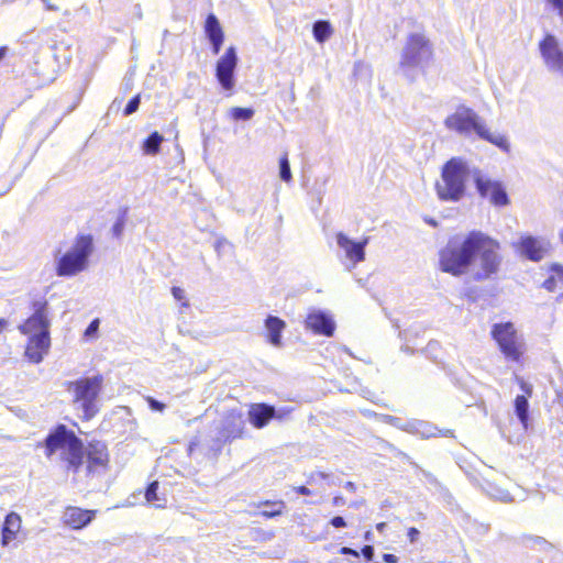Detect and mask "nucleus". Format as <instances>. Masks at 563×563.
<instances>
[{
  "label": "nucleus",
  "instance_id": "obj_3",
  "mask_svg": "<svg viewBox=\"0 0 563 563\" xmlns=\"http://www.w3.org/2000/svg\"><path fill=\"white\" fill-rule=\"evenodd\" d=\"M444 125L461 136L470 137L472 133H475L481 140L489 142L503 152L509 153L510 151L508 139L503 134L490 132L485 120L464 104L457 106L455 111L445 118Z\"/></svg>",
  "mask_w": 563,
  "mask_h": 563
},
{
  "label": "nucleus",
  "instance_id": "obj_43",
  "mask_svg": "<svg viewBox=\"0 0 563 563\" xmlns=\"http://www.w3.org/2000/svg\"><path fill=\"white\" fill-rule=\"evenodd\" d=\"M362 554L366 561H372L374 558V548L372 545H365L362 549Z\"/></svg>",
  "mask_w": 563,
  "mask_h": 563
},
{
  "label": "nucleus",
  "instance_id": "obj_19",
  "mask_svg": "<svg viewBox=\"0 0 563 563\" xmlns=\"http://www.w3.org/2000/svg\"><path fill=\"white\" fill-rule=\"evenodd\" d=\"M275 415V408L267 404H255L249 411L250 422L257 429L264 428Z\"/></svg>",
  "mask_w": 563,
  "mask_h": 563
},
{
  "label": "nucleus",
  "instance_id": "obj_44",
  "mask_svg": "<svg viewBox=\"0 0 563 563\" xmlns=\"http://www.w3.org/2000/svg\"><path fill=\"white\" fill-rule=\"evenodd\" d=\"M407 536H408L410 542L413 543L418 540L420 532L417 528L411 527V528H409Z\"/></svg>",
  "mask_w": 563,
  "mask_h": 563
},
{
  "label": "nucleus",
  "instance_id": "obj_18",
  "mask_svg": "<svg viewBox=\"0 0 563 563\" xmlns=\"http://www.w3.org/2000/svg\"><path fill=\"white\" fill-rule=\"evenodd\" d=\"M205 34L211 44L212 53L218 55L224 41V33L218 18L213 13H209L206 19Z\"/></svg>",
  "mask_w": 563,
  "mask_h": 563
},
{
  "label": "nucleus",
  "instance_id": "obj_25",
  "mask_svg": "<svg viewBox=\"0 0 563 563\" xmlns=\"http://www.w3.org/2000/svg\"><path fill=\"white\" fill-rule=\"evenodd\" d=\"M515 413L525 429L529 421V401L526 395H518L515 399Z\"/></svg>",
  "mask_w": 563,
  "mask_h": 563
},
{
  "label": "nucleus",
  "instance_id": "obj_45",
  "mask_svg": "<svg viewBox=\"0 0 563 563\" xmlns=\"http://www.w3.org/2000/svg\"><path fill=\"white\" fill-rule=\"evenodd\" d=\"M339 552L343 555H352L354 558L360 556V553L356 550L349 547H342Z\"/></svg>",
  "mask_w": 563,
  "mask_h": 563
},
{
  "label": "nucleus",
  "instance_id": "obj_15",
  "mask_svg": "<svg viewBox=\"0 0 563 563\" xmlns=\"http://www.w3.org/2000/svg\"><path fill=\"white\" fill-rule=\"evenodd\" d=\"M515 245L522 256L534 262L540 261L547 251L544 241L531 235L521 236Z\"/></svg>",
  "mask_w": 563,
  "mask_h": 563
},
{
  "label": "nucleus",
  "instance_id": "obj_64",
  "mask_svg": "<svg viewBox=\"0 0 563 563\" xmlns=\"http://www.w3.org/2000/svg\"><path fill=\"white\" fill-rule=\"evenodd\" d=\"M48 81H49V79H48V78H46V79H44V80H43V82H42V84L44 85V84H46V82H48Z\"/></svg>",
  "mask_w": 563,
  "mask_h": 563
},
{
  "label": "nucleus",
  "instance_id": "obj_58",
  "mask_svg": "<svg viewBox=\"0 0 563 563\" xmlns=\"http://www.w3.org/2000/svg\"><path fill=\"white\" fill-rule=\"evenodd\" d=\"M5 324H7V321L3 319H0V332L3 330Z\"/></svg>",
  "mask_w": 563,
  "mask_h": 563
},
{
  "label": "nucleus",
  "instance_id": "obj_12",
  "mask_svg": "<svg viewBox=\"0 0 563 563\" xmlns=\"http://www.w3.org/2000/svg\"><path fill=\"white\" fill-rule=\"evenodd\" d=\"M335 241L340 251L339 255L342 253L347 262L345 264L347 271H352L358 263L365 260V247L368 244L369 238L354 241L343 232H338Z\"/></svg>",
  "mask_w": 563,
  "mask_h": 563
},
{
  "label": "nucleus",
  "instance_id": "obj_46",
  "mask_svg": "<svg viewBox=\"0 0 563 563\" xmlns=\"http://www.w3.org/2000/svg\"><path fill=\"white\" fill-rule=\"evenodd\" d=\"M199 444H200V441H199V439H198L197 437H196V438H194V439L189 442V444H188V453H189V455L194 454V452H195V451H196V449L199 446Z\"/></svg>",
  "mask_w": 563,
  "mask_h": 563
},
{
  "label": "nucleus",
  "instance_id": "obj_11",
  "mask_svg": "<svg viewBox=\"0 0 563 563\" xmlns=\"http://www.w3.org/2000/svg\"><path fill=\"white\" fill-rule=\"evenodd\" d=\"M539 52L547 69L563 78V49L559 40L553 34H545L539 42Z\"/></svg>",
  "mask_w": 563,
  "mask_h": 563
},
{
  "label": "nucleus",
  "instance_id": "obj_51",
  "mask_svg": "<svg viewBox=\"0 0 563 563\" xmlns=\"http://www.w3.org/2000/svg\"><path fill=\"white\" fill-rule=\"evenodd\" d=\"M533 542L536 545H539V547L548 545V542L541 537L533 538Z\"/></svg>",
  "mask_w": 563,
  "mask_h": 563
},
{
  "label": "nucleus",
  "instance_id": "obj_54",
  "mask_svg": "<svg viewBox=\"0 0 563 563\" xmlns=\"http://www.w3.org/2000/svg\"><path fill=\"white\" fill-rule=\"evenodd\" d=\"M372 539H373V533L371 531H366L364 534V540L372 541Z\"/></svg>",
  "mask_w": 563,
  "mask_h": 563
},
{
  "label": "nucleus",
  "instance_id": "obj_14",
  "mask_svg": "<svg viewBox=\"0 0 563 563\" xmlns=\"http://www.w3.org/2000/svg\"><path fill=\"white\" fill-rule=\"evenodd\" d=\"M96 510L68 506L63 512V522L71 529L78 530L87 527L96 517Z\"/></svg>",
  "mask_w": 563,
  "mask_h": 563
},
{
  "label": "nucleus",
  "instance_id": "obj_23",
  "mask_svg": "<svg viewBox=\"0 0 563 563\" xmlns=\"http://www.w3.org/2000/svg\"><path fill=\"white\" fill-rule=\"evenodd\" d=\"M227 442H230V440L227 439L225 434H223L217 424H214L210 429L209 437L206 442V454L211 457H217Z\"/></svg>",
  "mask_w": 563,
  "mask_h": 563
},
{
  "label": "nucleus",
  "instance_id": "obj_24",
  "mask_svg": "<svg viewBox=\"0 0 563 563\" xmlns=\"http://www.w3.org/2000/svg\"><path fill=\"white\" fill-rule=\"evenodd\" d=\"M437 427L432 423L418 419H410L409 433L420 435L421 438H431L437 434Z\"/></svg>",
  "mask_w": 563,
  "mask_h": 563
},
{
  "label": "nucleus",
  "instance_id": "obj_13",
  "mask_svg": "<svg viewBox=\"0 0 563 563\" xmlns=\"http://www.w3.org/2000/svg\"><path fill=\"white\" fill-rule=\"evenodd\" d=\"M473 179L478 194L482 197H489L493 205L504 207L509 203L508 195L500 181L487 178L481 170H474Z\"/></svg>",
  "mask_w": 563,
  "mask_h": 563
},
{
  "label": "nucleus",
  "instance_id": "obj_53",
  "mask_svg": "<svg viewBox=\"0 0 563 563\" xmlns=\"http://www.w3.org/2000/svg\"><path fill=\"white\" fill-rule=\"evenodd\" d=\"M387 527V523L386 522H379L376 525V529L377 531L379 532H383L385 530V528Z\"/></svg>",
  "mask_w": 563,
  "mask_h": 563
},
{
  "label": "nucleus",
  "instance_id": "obj_42",
  "mask_svg": "<svg viewBox=\"0 0 563 563\" xmlns=\"http://www.w3.org/2000/svg\"><path fill=\"white\" fill-rule=\"evenodd\" d=\"M172 294H173V297L178 301H181L185 299V290L180 287L174 286L172 288Z\"/></svg>",
  "mask_w": 563,
  "mask_h": 563
},
{
  "label": "nucleus",
  "instance_id": "obj_36",
  "mask_svg": "<svg viewBox=\"0 0 563 563\" xmlns=\"http://www.w3.org/2000/svg\"><path fill=\"white\" fill-rule=\"evenodd\" d=\"M492 496L495 499H498V500L504 501V503L512 501V498H511L510 494L507 490L498 489L496 492V494H492Z\"/></svg>",
  "mask_w": 563,
  "mask_h": 563
},
{
  "label": "nucleus",
  "instance_id": "obj_56",
  "mask_svg": "<svg viewBox=\"0 0 563 563\" xmlns=\"http://www.w3.org/2000/svg\"><path fill=\"white\" fill-rule=\"evenodd\" d=\"M10 190V186H4L2 189H0V196L7 194Z\"/></svg>",
  "mask_w": 563,
  "mask_h": 563
},
{
  "label": "nucleus",
  "instance_id": "obj_4",
  "mask_svg": "<svg viewBox=\"0 0 563 563\" xmlns=\"http://www.w3.org/2000/svg\"><path fill=\"white\" fill-rule=\"evenodd\" d=\"M433 57V45L423 32H411L407 35L400 52L398 71L413 81Z\"/></svg>",
  "mask_w": 563,
  "mask_h": 563
},
{
  "label": "nucleus",
  "instance_id": "obj_32",
  "mask_svg": "<svg viewBox=\"0 0 563 563\" xmlns=\"http://www.w3.org/2000/svg\"><path fill=\"white\" fill-rule=\"evenodd\" d=\"M140 103H141V96L140 95H136L134 96L129 102L128 104L125 106L124 110H123V114L125 117H129L131 114H133L134 112L137 111L139 107H140Z\"/></svg>",
  "mask_w": 563,
  "mask_h": 563
},
{
  "label": "nucleus",
  "instance_id": "obj_1",
  "mask_svg": "<svg viewBox=\"0 0 563 563\" xmlns=\"http://www.w3.org/2000/svg\"><path fill=\"white\" fill-rule=\"evenodd\" d=\"M500 244L486 233L473 230L464 238L453 236L439 252V265L442 272L453 276L465 274L478 257L479 268L474 273L475 280H485L499 271Z\"/></svg>",
  "mask_w": 563,
  "mask_h": 563
},
{
  "label": "nucleus",
  "instance_id": "obj_9",
  "mask_svg": "<svg viewBox=\"0 0 563 563\" xmlns=\"http://www.w3.org/2000/svg\"><path fill=\"white\" fill-rule=\"evenodd\" d=\"M492 335L506 358L519 361L522 351L517 331L511 322L496 323L493 325Z\"/></svg>",
  "mask_w": 563,
  "mask_h": 563
},
{
  "label": "nucleus",
  "instance_id": "obj_27",
  "mask_svg": "<svg viewBox=\"0 0 563 563\" xmlns=\"http://www.w3.org/2000/svg\"><path fill=\"white\" fill-rule=\"evenodd\" d=\"M164 137L157 131L152 132L143 142L142 150L146 155H155L159 152Z\"/></svg>",
  "mask_w": 563,
  "mask_h": 563
},
{
  "label": "nucleus",
  "instance_id": "obj_61",
  "mask_svg": "<svg viewBox=\"0 0 563 563\" xmlns=\"http://www.w3.org/2000/svg\"><path fill=\"white\" fill-rule=\"evenodd\" d=\"M402 350H405L406 352H411V350L409 349V346H405V347H402Z\"/></svg>",
  "mask_w": 563,
  "mask_h": 563
},
{
  "label": "nucleus",
  "instance_id": "obj_59",
  "mask_svg": "<svg viewBox=\"0 0 563 563\" xmlns=\"http://www.w3.org/2000/svg\"><path fill=\"white\" fill-rule=\"evenodd\" d=\"M427 222L433 227L437 225V222L433 219L427 220Z\"/></svg>",
  "mask_w": 563,
  "mask_h": 563
},
{
  "label": "nucleus",
  "instance_id": "obj_10",
  "mask_svg": "<svg viewBox=\"0 0 563 563\" xmlns=\"http://www.w3.org/2000/svg\"><path fill=\"white\" fill-rule=\"evenodd\" d=\"M238 62L236 49L234 46H230L216 64V78L221 88L225 91L232 92L235 87Z\"/></svg>",
  "mask_w": 563,
  "mask_h": 563
},
{
  "label": "nucleus",
  "instance_id": "obj_41",
  "mask_svg": "<svg viewBox=\"0 0 563 563\" xmlns=\"http://www.w3.org/2000/svg\"><path fill=\"white\" fill-rule=\"evenodd\" d=\"M330 523L334 527V528H344L346 526V521L343 517L341 516H335L333 517L331 520H330Z\"/></svg>",
  "mask_w": 563,
  "mask_h": 563
},
{
  "label": "nucleus",
  "instance_id": "obj_7",
  "mask_svg": "<svg viewBox=\"0 0 563 563\" xmlns=\"http://www.w3.org/2000/svg\"><path fill=\"white\" fill-rule=\"evenodd\" d=\"M103 386V376L79 378L67 383V390L74 396V405L81 410L86 420L92 419L99 411L98 399Z\"/></svg>",
  "mask_w": 563,
  "mask_h": 563
},
{
  "label": "nucleus",
  "instance_id": "obj_17",
  "mask_svg": "<svg viewBox=\"0 0 563 563\" xmlns=\"http://www.w3.org/2000/svg\"><path fill=\"white\" fill-rule=\"evenodd\" d=\"M306 328L317 334L331 336L334 332L335 324L329 314L321 310H316L307 316Z\"/></svg>",
  "mask_w": 563,
  "mask_h": 563
},
{
  "label": "nucleus",
  "instance_id": "obj_30",
  "mask_svg": "<svg viewBox=\"0 0 563 563\" xmlns=\"http://www.w3.org/2000/svg\"><path fill=\"white\" fill-rule=\"evenodd\" d=\"M279 177L285 183H289L292 179V174L290 170V164L287 154H284L279 158Z\"/></svg>",
  "mask_w": 563,
  "mask_h": 563
},
{
  "label": "nucleus",
  "instance_id": "obj_62",
  "mask_svg": "<svg viewBox=\"0 0 563 563\" xmlns=\"http://www.w3.org/2000/svg\"><path fill=\"white\" fill-rule=\"evenodd\" d=\"M560 238H561V241L563 243V230L560 232Z\"/></svg>",
  "mask_w": 563,
  "mask_h": 563
},
{
  "label": "nucleus",
  "instance_id": "obj_33",
  "mask_svg": "<svg viewBox=\"0 0 563 563\" xmlns=\"http://www.w3.org/2000/svg\"><path fill=\"white\" fill-rule=\"evenodd\" d=\"M125 227L124 213L119 216L112 225V234L114 238H120Z\"/></svg>",
  "mask_w": 563,
  "mask_h": 563
},
{
  "label": "nucleus",
  "instance_id": "obj_20",
  "mask_svg": "<svg viewBox=\"0 0 563 563\" xmlns=\"http://www.w3.org/2000/svg\"><path fill=\"white\" fill-rule=\"evenodd\" d=\"M21 517L16 512H10L5 516L1 529V544L8 547L15 538L21 529Z\"/></svg>",
  "mask_w": 563,
  "mask_h": 563
},
{
  "label": "nucleus",
  "instance_id": "obj_38",
  "mask_svg": "<svg viewBox=\"0 0 563 563\" xmlns=\"http://www.w3.org/2000/svg\"><path fill=\"white\" fill-rule=\"evenodd\" d=\"M517 382L521 388V390L526 394L527 397L531 396L532 394V386L527 383L523 378L517 377Z\"/></svg>",
  "mask_w": 563,
  "mask_h": 563
},
{
  "label": "nucleus",
  "instance_id": "obj_52",
  "mask_svg": "<svg viewBox=\"0 0 563 563\" xmlns=\"http://www.w3.org/2000/svg\"><path fill=\"white\" fill-rule=\"evenodd\" d=\"M344 488H345L346 490H349V492H352V493H353V492H355V489H356V485H355L353 482H346V483L344 484Z\"/></svg>",
  "mask_w": 563,
  "mask_h": 563
},
{
  "label": "nucleus",
  "instance_id": "obj_63",
  "mask_svg": "<svg viewBox=\"0 0 563 563\" xmlns=\"http://www.w3.org/2000/svg\"><path fill=\"white\" fill-rule=\"evenodd\" d=\"M48 9H51V10H56V8H55V7H53V4H49V5H48Z\"/></svg>",
  "mask_w": 563,
  "mask_h": 563
},
{
  "label": "nucleus",
  "instance_id": "obj_48",
  "mask_svg": "<svg viewBox=\"0 0 563 563\" xmlns=\"http://www.w3.org/2000/svg\"><path fill=\"white\" fill-rule=\"evenodd\" d=\"M383 560L386 563H398V561H399L398 556H396L395 554H391V553H385L383 555Z\"/></svg>",
  "mask_w": 563,
  "mask_h": 563
},
{
  "label": "nucleus",
  "instance_id": "obj_16",
  "mask_svg": "<svg viewBox=\"0 0 563 563\" xmlns=\"http://www.w3.org/2000/svg\"><path fill=\"white\" fill-rule=\"evenodd\" d=\"M86 454L88 474L96 473L99 468L106 467L109 455L104 443L100 441L90 442Z\"/></svg>",
  "mask_w": 563,
  "mask_h": 563
},
{
  "label": "nucleus",
  "instance_id": "obj_34",
  "mask_svg": "<svg viewBox=\"0 0 563 563\" xmlns=\"http://www.w3.org/2000/svg\"><path fill=\"white\" fill-rule=\"evenodd\" d=\"M99 324H100V321L99 319H93L89 325L86 328L85 330V336L86 338H90V336H93L98 330H99Z\"/></svg>",
  "mask_w": 563,
  "mask_h": 563
},
{
  "label": "nucleus",
  "instance_id": "obj_35",
  "mask_svg": "<svg viewBox=\"0 0 563 563\" xmlns=\"http://www.w3.org/2000/svg\"><path fill=\"white\" fill-rule=\"evenodd\" d=\"M273 505H279V508L278 509H274V510H263L261 512V515L263 517H266V518H274L276 516L282 515L284 503L283 501H278V503H274Z\"/></svg>",
  "mask_w": 563,
  "mask_h": 563
},
{
  "label": "nucleus",
  "instance_id": "obj_50",
  "mask_svg": "<svg viewBox=\"0 0 563 563\" xmlns=\"http://www.w3.org/2000/svg\"><path fill=\"white\" fill-rule=\"evenodd\" d=\"M333 506L339 507L345 504V499L342 496H335L332 500Z\"/></svg>",
  "mask_w": 563,
  "mask_h": 563
},
{
  "label": "nucleus",
  "instance_id": "obj_28",
  "mask_svg": "<svg viewBox=\"0 0 563 563\" xmlns=\"http://www.w3.org/2000/svg\"><path fill=\"white\" fill-rule=\"evenodd\" d=\"M383 422L393 426L401 431L408 432L410 429V419L405 420L400 417L390 416V415H384L382 417Z\"/></svg>",
  "mask_w": 563,
  "mask_h": 563
},
{
  "label": "nucleus",
  "instance_id": "obj_2",
  "mask_svg": "<svg viewBox=\"0 0 563 563\" xmlns=\"http://www.w3.org/2000/svg\"><path fill=\"white\" fill-rule=\"evenodd\" d=\"M33 313L21 323L19 331L29 336L25 356L34 364L43 361L51 347L48 303L46 300H35L32 303Z\"/></svg>",
  "mask_w": 563,
  "mask_h": 563
},
{
  "label": "nucleus",
  "instance_id": "obj_60",
  "mask_svg": "<svg viewBox=\"0 0 563 563\" xmlns=\"http://www.w3.org/2000/svg\"><path fill=\"white\" fill-rule=\"evenodd\" d=\"M559 278H560V279H563V269H561V271H560V273H559Z\"/></svg>",
  "mask_w": 563,
  "mask_h": 563
},
{
  "label": "nucleus",
  "instance_id": "obj_21",
  "mask_svg": "<svg viewBox=\"0 0 563 563\" xmlns=\"http://www.w3.org/2000/svg\"><path fill=\"white\" fill-rule=\"evenodd\" d=\"M264 325L268 342L276 347L282 346V333L286 328L285 321L276 316H268L265 319Z\"/></svg>",
  "mask_w": 563,
  "mask_h": 563
},
{
  "label": "nucleus",
  "instance_id": "obj_26",
  "mask_svg": "<svg viewBox=\"0 0 563 563\" xmlns=\"http://www.w3.org/2000/svg\"><path fill=\"white\" fill-rule=\"evenodd\" d=\"M333 33L331 23L327 20H318L312 25V34L318 43H324Z\"/></svg>",
  "mask_w": 563,
  "mask_h": 563
},
{
  "label": "nucleus",
  "instance_id": "obj_37",
  "mask_svg": "<svg viewBox=\"0 0 563 563\" xmlns=\"http://www.w3.org/2000/svg\"><path fill=\"white\" fill-rule=\"evenodd\" d=\"M147 404L153 411H163L165 409V405L163 402L152 397H147Z\"/></svg>",
  "mask_w": 563,
  "mask_h": 563
},
{
  "label": "nucleus",
  "instance_id": "obj_22",
  "mask_svg": "<svg viewBox=\"0 0 563 563\" xmlns=\"http://www.w3.org/2000/svg\"><path fill=\"white\" fill-rule=\"evenodd\" d=\"M230 441L241 437L243 430V420L241 417L230 415L216 423Z\"/></svg>",
  "mask_w": 563,
  "mask_h": 563
},
{
  "label": "nucleus",
  "instance_id": "obj_29",
  "mask_svg": "<svg viewBox=\"0 0 563 563\" xmlns=\"http://www.w3.org/2000/svg\"><path fill=\"white\" fill-rule=\"evenodd\" d=\"M230 115L235 121H249L254 115L252 108L234 107L230 109Z\"/></svg>",
  "mask_w": 563,
  "mask_h": 563
},
{
  "label": "nucleus",
  "instance_id": "obj_57",
  "mask_svg": "<svg viewBox=\"0 0 563 563\" xmlns=\"http://www.w3.org/2000/svg\"><path fill=\"white\" fill-rule=\"evenodd\" d=\"M317 475H318L319 477H321L322 479H327V478H329V475H328V474H325V473H323V472H319Z\"/></svg>",
  "mask_w": 563,
  "mask_h": 563
},
{
  "label": "nucleus",
  "instance_id": "obj_40",
  "mask_svg": "<svg viewBox=\"0 0 563 563\" xmlns=\"http://www.w3.org/2000/svg\"><path fill=\"white\" fill-rule=\"evenodd\" d=\"M411 464H412L415 467H417V468H419V470H420L421 474L424 476V478H426L429 483H431V484H437V483H438V481H437V478H435V476H434L433 474H431V473H430V472H428V471L421 470V468H420L416 463H413V462H411Z\"/></svg>",
  "mask_w": 563,
  "mask_h": 563
},
{
  "label": "nucleus",
  "instance_id": "obj_31",
  "mask_svg": "<svg viewBox=\"0 0 563 563\" xmlns=\"http://www.w3.org/2000/svg\"><path fill=\"white\" fill-rule=\"evenodd\" d=\"M158 482H152L145 490V498L148 503L161 501L162 498L157 494Z\"/></svg>",
  "mask_w": 563,
  "mask_h": 563
},
{
  "label": "nucleus",
  "instance_id": "obj_5",
  "mask_svg": "<svg viewBox=\"0 0 563 563\" xmlns=\"http://www.w3.org/2000/svg\"><path fill=\"white\" fill-rule=\"evenodd\" d=\"M46 455L51 457L60 451V459L67 463V470L78 472L82 465L84 445L81 440L66 426L59 424L45 440Z\"/></svg>",
  "mask_w": 563,
  "mask_h": 563
},
{
  "label": "nucleus",
  "instance_id": "obj_6",
  "mask_svg": "<svg viewBox=\"0 0 563 563\" xmlns=\"http://www.w3.org/2000/svg\"><path fill=\"white\" fill-rule=\"evenodd\" d=\"M93 251L92 235L78 234L73 245L65 253L55 257L56 275L59 277H74L86 271Z\"/></svg>",
  "mask_w": 563,
  "mask_h": 563
},
{
  "label": "nucleus",
  "instance_id": "obj_55",
  "mask_svg": "<svg viewBox=\"0 0 563 563\" xmlns=\"http://www.w3.org/2000/svg\"><path fill=\"white\" fill-rule=\"evenodd\" d=\"M5 54H7V47L1 46L0 47V60L5 56Z\"/></svg>",
  "mask_w": 563,
  "mask_h": 563
},
{
  "label": "nucleus",
  "instance_id": "obj_47",
  "mask_svg": "<svg viewBox=\"0 0 563 563\" xmlns=\"http://www.w3.org/2000/svg\"><path fill=\"white\" fill-rule=\"evenodd\" d=\"M563 15V0H548Z\"/></svg>",
  "mask_w": 563,
  "mask_h": 563
},
{
  "label": "nucleus",
  "instance_id": "obj_49",
  "mask_svg": "<svg viewBox=\"0 0 563 563\" xmlns=\"http://www.w3.org/2000/svg\"><path fill=\"white\" fill-rule=\"evenodd\" d=\"M298 494L300 495H303V496H309L311 495V490L306 487V486H298V487H295L294 488Z\"/></svg>",
  "mask_w": 563,
  "mask_h": 563
},
{
  "label": "nucleus",
  "instance_id": "obj_8",
  "mask_svg": "<svg viewBox=\"0 0 563 563\" xmlns=\"http://www.w3.org/2000/svg\"><path fill=\"white\" fill-rule=\"evenodd\" d=\"M468 174L466 162L453 157L443 168L441 180L435 184L439 198L443 201H459L465 194V181Z\"/></svg>",
  "mask_w": 563,
  "mask_h": 563
},
{
  "label": "nucleus",
  "instance_id": "obj_39",
  "mask_svg": "<svg viewBox=\"0 0 563 563\" xmlns=\"http://www.w3.org/2000/svg\"><path fill=\"white\" fill-rule=\"evenodd\" d=\"M543 287L549 291H554L556 288V279L554 276H550L543 282Z\"/></svg>",
  "mask_w": 563,
  "mask_h": 563
}]
</instances>
